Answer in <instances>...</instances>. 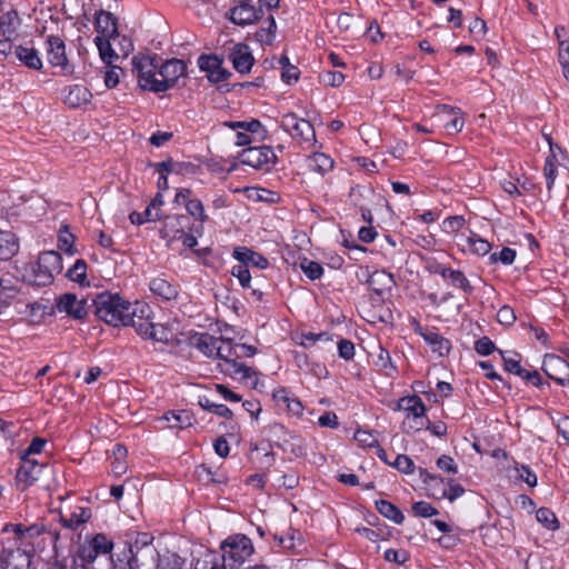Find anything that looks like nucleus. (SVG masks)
Here are the masks:
<instances>
[{
    "instance_id": "nucleus-1",
    "label": "nucleus",
    "mask_w": 569,
    "mask_h": 569,
    "mask_svg": "<svg viewBox=\"0 0 569 569\" xmlns=\"http://www.w3.org/2000/svg\"><path fill=\"white\" fill-rule=\"evenodd\" d=\"M62 270V257L57 251H44L38 260L26 267L23 278L33 286H48L52 283L54 276Z\"/></svg>"
},
{
    "instance_id": "nucleus-2",
    "label": "nucleus",
    "mask_w": 569,
    "mask_h": 569,
    "mask_svg": "<svg viewBox=\"0 0 569 569\" xmlns=\"http://www.w3.org/2000/svg\"><path fill=\"white\" fill-rule=\"evenodd\" d=\"M92 306L98 318L114 327L123 323V320L127 319V309H131L129 301L110 292L99 293L92 299Z\"/></svg>"
},
{
    "instance_id": "nucleus-3",
    "label": "nucleus",
    "mask_w": 569,
    "mask_h": 569,
    "mask_svg": "<svg viewBox=\"0 0 569 569\" xmlns=\"http://www.w3.org/2000/svg\"><path fill=\"white\" fill-rule=\"evenodd\" d=\"M132 73L138 79V86L142 90L160 92L158 56L149 53H138L131 60Z\"/></svg>"
},
{
    "instance_id": "nucleus-4",
    "label": "nucleus",
    "mask_w": 569,
    "mask_h": 569,
    "mask_svg": "<svg viewBox=\"0 0 569 569\" xmlns=\"http://www.w3.org/2000/svg\"><path fill=\"white\" fill-rule=\"evenodd\" d=\"M94 44L98 48L99 56L106 64L113 63L120 58H127L133 50V43L127 36L117 32L112 38H94Z\"/></svg>"
},
{
    "instance_id": "nucleus-5",
    "label": "nucleus",
    "mask_w": 569,
    "mask_h": 569,
    "mask_svg": "<svg viewBox=\"0 0 569 569\" xmlns=\"http://www.w3.org/2000/svg\"><path fill=\"white\" fill-rule=\"evenodd\" d=\"M46 57L59 74L71 77L74 73V64L67 57L66 43L60 37L49 36L46 39Z\"/></svg>"
},
{
    "instance_id": "nucleus-6",
    "label": "nucleus",
    "mask_w": 569,
    "mask_h": 569,
    "mask_svg": "<svg viewBox=\"0 0 569 569\" xmlns=\"http://www.w3.org/2000/svg\"><path fill=\"white\" fill-rule=\"evenodd\" d=\"M222 560L243 563L253 553L251 540L244 535H234L221 543Z\"/></svg>"
},
{
    "instance_id": "nucleus-7",
    "label": "nucleus",
    "mask_w": 569,
    "mask_h": 569,
    "mask_svg": "<svg viewBox=\"0 0 569 569\" xmlns=\"http://www.w3.org/2000/svg\"><path fill=\"white\" fill-rule=\"evenodd\" d=\"M237 4L233 6L228 12L227 18L237 26L253 24L259 21L263 11L252 4V0H236Z\"/></svg>"
},
{
    "instance_id": "nucleus-8",
    "label": "nucleus",
    "mask_w": 569,
    "mask_h": 569,
    "mask_svg": "<svg viewBox=\"0 0 569 569\" xmlns=\"http://www.w3.org/2000/svg\"><path fill=\"white\" fill-rule=\"evenodd\" d=\"M126 318L122 326H132L139 336L147 333L148 328H152V311L146 303L138 301L131 303V309H127Z\"/></svg>"
},
{
    "instance_id": "nucleus-9",
    "label": "nucleus",
    "mask_w": 569,
    "mask_h": 569,
    "mask_svg": "<svg viewBox=\"0 0 569 569\" xmlns=\"http://www.w3.org/2000/svg\"><path fill=\"white\" fill-rule=\"evenodd\" d=\"M187 72L186 63L180 59H169L161 63L159 68V86L160 92L169 90L176 84L179 78Z\"/></svg>"
},
{
    "instance_id": "nucleus-10",
    "label": "nucleus",
    "mask_w": 569,
    "mask_h": 569,
    "mask_svg": "<svg viewBox=\"0 0 569 569\" xmlns=\"http://www.w3.org/2000/svg\"><path fill=\"white\" fill-rule=\"evenodd\" d=\"M399 408L407 411V417L402 422V430L406 432L418 431L421 426L411 425V420H419L425 416L426 407L418 396L405 397L399 401Z\"/></svg>"
},
{
    "instance_id": "nucleus-11",
    "label": "nucleus",
    "mask_w": 569,
    "mask_h": 569,
    "mask_svg": "<svg viewBox=\"0 0 569 569\" xmlns=\"http://www.w3.org/2000/svg\"><path fill=\"white\" fill-rule=\"evenodd\" d=\"M21 459L23 460V465L17 472V480L20 483H24V488L31 486L43 477L52 475L51 468L44 465H39L36 460L26 458V456H22Z\"/></svg>"
},
{
    "instance_id": "nucleus-12",
    "label": "nucleus",
    "mask_w": 569,
    "mask_h": 569,
    "mask_svg": "<svg viewBox=\"0 0 569 569\" xmlns=\"http://www.w3.org/2000/svg\"><path fill=\"white\" fill-rule=\"evenodd\" d=\"M241 162L254 169L269 168L276 162V154L270 147L248 148L240 154Z\"/></svg>"
},
{
    "instance_id": "nucleus-13",
    "label": "nucleus",
    "mask_w": 569,
    "mask_h": 569,
    "mask_svg": "<svg viewBox=\"0 0 569 569\" xmlns=\"http://www.w3.org/2000/svg\"><path fill=\"white\" fill-rule=\"evenodd\" d=\"M543 372L560 386L569 383V363L556 355H546L542 362Z\"/></svg>"
},
{
    "instance_id": "nucleus-14",
    "label": "nucleus",
    "mask_w": 569,
    "mask_h": 569,
    "mask_svg": "<svg viewBox=\"0 0 569 569\" xmlns=\"http://www.w3.org/2000/svg\"><path fill=\"white\" fill-rule=\"evenodd\" d=\"M57 309L73 319L81 320L87 316V300H79L73 293H63L57 300Z\"/></svg>"
},
{
    "instance_id": "nucleus-15",
    "label": "nucleus",
    "mask_w": 569,
    "mask_h": 569,
    "mask_svg": "<svg viewBox=\"0 0 569 569\" xmlns=\"http://www.w3.org/2000/svg\"><path fill=\"white\" fill-rule=\"evenodd\" d=\"M411 323L413 330L430 346L432 352L442 357L450 351V342L446 338L432 330L423 328L416 319H413Z\"/></svg>"
},
{
    "instance_id": "nucleus-16",
    "label": "nucleus",
    "mask_w": 569,
    "mask_h": 569,
    "mask_svg": "<svg viewBox=\"0 0 569 569\" xmlns=\"http://www.w3.org/2000/svg\"><path fill=\"white\" fill-rule=\"evenodd\" d=\"M198 62L199 68L207 72V77L211 82L223 81L230 76V72L222 68L221 61L217 56H201Z\"/></svg>"
},
{
    "instance_id": "nucleus-17",
    "label": "nucleus",
    "mask_w": 569,
    "mask_h": 569,
    "mask_svg": "<svg viewBox=\"0 0 569 569\" xmlns=\"http://www.w3.org/2000/svg\"><path fill=\"white\" fill-rule=\"evenodd\" d=\"M91 99L92 93L83 86L73 84L64 89L63 102L69 108H81L88 104Z\"/></svg>"
},
{
    "instance_id": "nucleus-18",
    "label": "nucleus",
    "mask_w": 569,
    "mask_h": 569,
    "mask_svg": "<svg viewBox=\"0 0 569 569\" xmlns=\"http://www.w3.org/2000/svg\"><path fill=\"white\" fill-rule=\"evenodd\" d=\"M233 68L240 73H247L251 70L254 59L248 48V46L238 43L236 44L230 54Z\"/></svg>"
},
{
    "instance_id": "nucleus-19",
    "label": "nucleus",
    "mask_w": 569,
    "mask_h": 569,
    "mask_svg": "<svg viewBox=\"0 0 569 569\" xmlns=\"http://www.w3.org/2000/svg\"><path fill=\"white\" fill-rule=\"evenodd\" d=\"M94 28L99 33L98 37H102L106 39L112 38L118 31L117 19L116 17L104 10H100L94 14Z\"/></svg>"
},
{
    "instance_id": "nucleus-20",
    "label": "nucleus",
    "mask_w": 569,
    "mask_h": 569,
    "mask_svg": "<svg viewBox=\"0 0 569 569\" xmlns=\"http://www.w3.org/2000/svg\"><path fill=\"white\" fill-rule=\"evenodd\" d=\"M219 368L223 373L229 375L231 377H236V375H241V381H243L244 383H250L252 388H256L258 385L257 372L252 368L247 367L243 363H219Z\"/></svg>"
},
{
    "instance_id": "nucleus-21",
    "label": "nucleus",
    "mask_w": 569,
    "mask_h": 569,
    "mask_svg": "<svg viewBox=\"0 0 569 569\" xmlns=\"http://www.w3.org/2000/svg\"><path fill=\"white\" fill-rule=\"evenodd\" d=\"M272 398L280 409L287 410L292 416H301L303 406L298 398H291L289 392L284 388H280L273 391Z\"/></svg>"
},
{
    "instance_id": "nucleus-22",
    "label": "nucleus",
    "mask_w": 569,
    "mask_h": 569,
    "mask_svg": "<svg viewBox=\"0 0 569 569\" xmlns=\"http://www.w3.org/2000/svg\"><path fill=\"white\" fill-rule=\"evenodd\" d=\"M190 343L209 358H216L217 345L224 343L223 338H216L209 333H197L191 337Z\"/></svg>"
},
{
    "instance_id": "nucleus-23",
    "label": "nucleus",
    "mask_w": 569,
    "mask_h": 569,
    "mask_svg": "<svg viewBox=\"0 0 569 569\" xmlns=\"http://www.w3.org/2000/svg\"><path fill=\"white\" fill-rule=\"evenodd\" d=\"M20 18L16 10H10L0 16V36L8 40H14L18 37Z\"/></svg>"
},
{
    "instance_id": "nucleus-24",
    "label": "nucleus",
    "mask_w": 569,
    "mask_h": 569,
    "mask_svg": "<svg viewBox=\"0 0 569 569\" xmlns=\"http://www.w3.org/2000/svg\"><path fill=\"white\" fill-rule=\"evenodd\" d=\"M149 288L154 296L161 298L163 301H171L178 297V289L161 277L153 278L150 281Z\"/></svg>"
},
{
    "instance_id": "nucleus-25",
    "label": "nucleus",
    "mask_w": 569,
    "mask_h": 569,
    "mask_svg": "<svg viewBox=\"0 0 569 569\" xmlns=\"http://www.w3.org/2000/svg\"><path fill=\"white\" fill-rule=\"evenodd\" d=\"M233 257L246 267H248V264L259 269H264L268 267V260L263 256L246 247L236 248L233 251Z\"/></svg>"
},
{
    "instance_id": "nucleus-26",
    "label": "nucleus",
    "mask_w": 569,
    "mask_h": 569,
    "mask_svg": "<svg viewBox=\"0 0 569 569\" xmlns=\"http://www.w3.org/2000/svg\"><path fill=\"white\" fill-rule=\"evenodd\" d=\"M60 523L68 529H76L86 523L91 518V511L88 508L77 507L69 516L59 512Z\"/></svg>"
},
{
    "instance_id": "nucleus-27",
    "label": "nucleus",
    "mask_w": 569,
    "mask_h": 569,
    "mask_svg": "<svg viewBox=\"0 0 569 569\" xmlns=\"http://www.w3.org/2000/svg\"><path fill=\"white\" fill-rule=\"evenodd\" d=\"M19 251V240L10 231H0V260H9Z\"/></svg>"
},
{
    "instance_id": "nucleus-28",
    "label": "nucleus",
    "mask_w": 569,
    "mask_h": 569,
    "mask_svg": "<svg viewBox=\"0 0 569 569\" xmlns=\"http://www.w3.org/2000/svg\"><path fill=\"white\" fill-rule=\"evenodd\" d=\"M14 56L30 69L40 70L42 68V61L34 48L18 46L14 49Z\"/></svg>"
},
{
    "instance_id": "nucleus-29",
    "label": "nucleus",
    "mask_w": 569,
    "mask_h": 569,
    "mask_svg": "<svg viewBox=\"0 0 569 569\" xmlns=\"http://www.w3.org/2000/svg\"><path fill=\"white\" fill-rule=\"evenodd\" d=\"M138 553L139 551L134 552L132 547L123 549L111 558L110 569H133V563L138 562Z\"/></svg>"
},
{
    "instance_id": "nucleus-30",
    "label": "nucleus",
    "mask_w": 569,
    "mask_h": 569,
    "mask_svg": "<svg viewBox=\"0 0 569 569\" xmlns=\"http://www.w3.org/2000/svg\"><path fill=\"white\" fill-rule=\"evenodd\" d=\"M368 283L372 291L380 296L383 291L390 289L395 281L390 273L376 271L369 277Z\"/></svg>"
},
{
    "instance_id": "nucleus-31",
    "label": "nucleus",
    "mask_w": 569,
    "mask_h": 569,
    "mask_svg": "<svg viewBox=\"0 0 569 569\" xmlns=\"http://www.w3.org/2000/svg\"><path fill=\"white\" fill-rule=\"evenodd\" d=\"M268 27L267 28H260L254 33V39L258 41L261 46H271L276 38L277 32V23L274 20V17L270 14L267 19Z\"/></svg>"
},
{
    "instance_id": "nucleus-32",
    "label": "nucleus",
    "mask_w": 569,
    "mask_h": 569,
    "mask_svg": "<svg viewBox=\"0 0 569 569\" xmlns=\"http://www.w3.org/2000/svg\"><path fill=\"white\" fill-rule=\"evenodd\" d=\"M447 487L448 489L443 483L438 488H432V496L437 499L448 498L450 501H453L465 492V489L460 485L453 483L451 480L447 482Z\"/></svg>"
},
{
    "instance_id": "nucleus-33",
    "label": "nucleus",
    "mask_w": 569,
    "mask_h": 569,
    "mask_svg": "<svg viewBox=\"0 0 569 569\" xmlns=\"http://www.w3.org/2000/svg\"><path fill=\"white\" fill-rule=\"evenodd\" d=\"M377 510L386 518L392 520L397 525H400L405 520V516L401 510L393 503L387 500L376 501Z\"/></svg>"
},
{
    "instance_id": "nucleus-34",
    "label": "nucleus",
    "mask_w": 569,
    "mask_h": 569,
    "mask_svg": "<svg viewBox=\"0 0 569 569\" xmlns=\"http://www.w3.org/2000/svg\"><path fill=\"white\" fill-rule=\"evenodd\" d=\"M308 167L320 174H325L333 167V161L325 153H313L308 158Z\"/></svg>"
},
{
    "instance_id": "nucleus-35",
    "label": "nucleus",
    "mask_w": 569,
    "mask_h": 569,
    "mask_svg": "<svg viewBox=\"0 0 569 569\" xmlns=\"http://www.w3.org/2000/svg\"><path fill=\"white\" fill-rule=\"evenodd\" d=\"M144 339L168 343L172 340V332L162 323L152 321V328H148L147 333L141 336Z\"/></svg>"
},
{
    "instance_id": "nucleus-36",
    "label": "nucleus",
    "mask_w": 569,
    "mask_h": 569,
    "mask_svg": "<svg viewBox=\"0 0 569 569\" xmlns=\"http://www.w3.org/2000/svg\"><path fill=\"white\" fill-rule=\"evenodd\" d=\"M295 139H301L309 142L316 139V133L312 124L306 119H299V124H295L292 132H288Z\"/></svg>"
},
{
    "instance_id": "nucleus-37",
    "label": "nucleus",
    "mask_w": 569,
    "mask_h": 569,
    "mask_svg": "<svg viewBox=\"0 0 569 569\" xmlns=\"http://www.w3.org/2000/svg\"><path fill=\"white\" fill-rule=\"evenodd\" d=\"M537 520L549 530H557L559 521L553 511L548 508H540L536 513Z\"/></svg>"
},
{
    "instance_id": "nucleus-38",
    "label": "nucleus",
    "mask_w": 569,
    "mask_h": 569,
    "mask_svg": "<svg viewBox=\"0 0 569 569\" xmlns=\"http://www.w3.org/2000/svg\"><path fill=\"white\" fill-rule=\"evenodd\" d=\"M67 277L74 282L83 284L87 280V263L84 260L79 259L76 263L68 270Z\"/></svg>"
},
{
    "instance_id": "nucleus-39",
    "label": "nucleus",
    "mask_w": 569,
    "mask_h": 569,
    "mask_svg": "<svg viewBox=\"0 0 569 569\" xmlns=\"http://www.w3.org/2000/svg\"><path fill=\"white\" fill-rule=\"evenodd\" d=\"M216 358L221 359V363L226 362H237L234 359H232V356L239 357L236 352V347L231 346L230 340L224 339V343L217 345V349L214 351Z\"/></svg>"
},
{
    "instance_id": "nucleus-40",
    "label": "nucleus",
    "mask_w": 569,
    "mask_h": 569,
    "mask_svg": "<svg viewBox=\"0 0 569 569\" xmlns=\"http://www.w3.org/2000/svg\"><path fill=\"white\" fill-rule=\"evenodd\" d=\"M300 268L310 280L319 279L323 273V269L320 263L307 258L300 260Z\"/></svg>"
},
{
    "instance_id": "nucleus-41",
    "label": "nucleus",
    "mask_w": 569,
    "mask_h": 569,
    "mask_svg": "<svg viewBox=\"0 0 569 569\" xmlns=\"http://www.w3.org/2000/svg\"><path fill=\"white\" fill-rule=\"evenodd\" d=\"M199 405L210 412L216 413L219 417L231 418L232 411L224 405H218L211 402L208 398H200Z\"/></svg>"
},
{
    "instance_id": "nucleus-42",
    "label": "nucleus",
    "mask_w": 569,
    "mask_h": 569,
    "mask_svg": "<svg viewBox=\"0 0 569 569\" xmlns=\"http://www.w3.org/2000/svg\"><path fill=\"white\" fill-rule=\"evenodd\" d=\"M558 60L562 67L565 79L569 81V40H560L558 46Z\"/></svg>"
},
{
    "instance_id": "nucleus-43",
    "label": "nucleus",
    "mask_w": 569,
    "mask_h": 569,
    "mask_svg": "<svg viewBox=\"0 0 569 569\" xmlns=\"http://www.w3.org/2000/svg\"><path fill=\"white\" fill-rule=\"evenodd\" d=\"M59 249L64 250L68 254H73L74 250V236L68 230V227L64 226L59 232Z\"/></svg>"
},
{
    "instance_id": "nucleus-44",
    "label": "nucleus",
    "mask_w": 569,
    "mask_h": 569,
    "mask_svg": "<svg viewBox=\"0 0 569 569\" xmlns=\"http://www.w3.org/2000/svg\"><path fill=\"white\" fill-rule=\"evenodd\" d=\"M467 243L472 252L482 256L487 254L491 249V244L487 240L479 238L477 234L468 237Z\"/></svg>"
},
{
    "instance_id": "nucleus-45",
    "label": "nucleus",
    "mask_w": 569,
    "mask_h": 569,
    "mask_svg": "<svg viewBox=\"0 0 569 569\" xmlns=\"http://www.w3.org/2000/svg\"><path fill=\"white\" fill-rule=\"evenodd\" d=\"M89 543L99 555L110 553L113 547L112 541L102 533L96 535Z\"/></svg>"
},
{
    "instance_id": "nucleus-46",
    "label": "nucleus",
    "mask_w": 569,
    "mask_h": 569,
    "mask_svg": "<svg viewBox=\"0 0 569 569\" xmlns=\"http://www.w3.org/2000/svg\"><path fill=\"white\" fill-rule=\"evenodd\" d=\"M122 73V69L118 66H114L112 63L107 64L104 74H103V81L107 88L112 89L114 88L120 80V74Z\"/></svg>"
},
{
    "instance_id": "nucleus-47",
    "label": "nucleus",
    "mask_w": 569,
    "mask_h": 569,
    "mask_svg": "<svg viewBox=\"0 0 569 569\" xmlns=\"http://www.w3.org/2000/svg\"><path fill=\"white\" fill-rule=\"evenodd\" d=\"M163 419H166L169 422L172 421V423H171L172 428L183 429V428L190 427L192 425L191 418L187 411H181L177 415L172 413L171 417L166 415V416H163Z\"/></svg>"
},
{
    "instance_id": "nucleus-48",
    "label": "nucleus",
    "mask_w": 569,
    "mask_h": 569,
    "mask_svg": "<svg viewBox=\"0 0 569 569\" xmlns=\"http://www.w3.org/2000/svg\"><path fill=\"white\" fill-rule=\"evenodd\" d=\"M411 509L415 516L421 518H430L439 513V511L435 507H432L429 502L426 501L415 502Z\"/></svg>"
},
{
    "instance_id": "nucleus-49",
    "label": "nucleus",
    "mask_w": 569,
    "mask_h": 569,
    "mask_svg": "<svg viewBox=\"0 0 569 569\" xmlns=\"http://www.w3.org/2000/svg\"><path fill=\"white\" fill-rule=\"evenodd\" d=\"M186 209L190 216L197 217L201 222H204L207 220L204 208L200 200H188L186 203Z\"/></svg>"
},
{
    "instance_id": "nucleus-50",
    "label": "nucleus",
    "mask_w": 569,
    "mask_h": 569,
    "mask_svg": "<svg viewBox=\"0 0 569 569\" xmlns=\"http://www.w3.org/2000/svg\"><path fill=\"white\" fill-rule=\"evenodd\" d=\"M499 352H500V355H501V357L503 359L505 369L508 372L515 373V375L523 378V376L527 372V370L521 368L520 360L519 359H515V358L506 357L503 351H499Z\"/></svg>"
},
{
    "instance_id": "nucleus-51",
    "label": "nucleus",
    "mask_w": 569,
    "mask_h": 569,
    "mask_svg": "<svg viewBox=\"0 0 569 569\" xmlns=\"http://www.w3.org/2000/svg\"><path fill=\"white\" fill-rule=\"evenodd\" d=\"M497 320L500 325L509 327L516 321V315L510 306H503L498 310Z\"/></svg>"
},
{
    "instance_id": "nucleus-52",
    "label": "nucleus",
    "mask_w": 569,
    "mask_h": 569,
    "mask_svg": "<svg viewBox=\"0 0 569 569\" xmlns=\"http://www.w3.org/2000/svg\"><path fill=\"white\" fill-rule=\"evenodd\" d=\"M449 280L451 281V283L455 287L462 289L467 293L471 292V290H472V287L470 286L468 279L459 270H456L455 272H450Z\"/></svg>"
},
{
    "instance_id": "nucleus-53",
    "label": "nucleus",
    "mask_w": 569,
    "mask_h": 569,
    "mask_svg": "<svg viewBox=\"0 0 569 569\" xmlns=\"http://www.w3.org/2000/svg\"><path fill=\"white\" fill-rule=\"evenodd\" d=\"M321 81L326 84V86H330V87H339L342 84V82L345 81V74L339 72V71H326L322 76H321Z\"/></svg>"
},
{
    "instance_id": "nucleus-54",
    "label": "nucleus",
    "mask_w": 569,
    "mask_h": 569,
    "mask_svg": "<svg viewBox=\"0 0 569 569\" xmlns=\"http://www.w3.org/2000/svg\"><path fill=\"white\" fill-rule=\"evenodd\" d=\"M26 560L24 555L20 550H8L0 557V569H8L12 561Z\"/></svg>"
},
{
    "instance_id": "nucleus-55",
    "label": "nucleus",
    "mask_w": 569,
    "mask_h": 569,
    "mask_svg": "<svg viewBox=\"0 0 569 569\" xmlns=\"http://www.w3.org/2000/svg\"><path fill=\"white\" fill-rule=\"evenodd\" d=\"M392 466L403 473H412L415 470L413 461L406 455H398Z\"/></svg>"
},
{
    "instance_id": "nucleus-56",
    "label": "nucleus",
    "mask_w": 569,
    "mask_h": 569,
    "mask_svg": "<svg viewBox=\"0 0 569 569\" xmlns=\"http://www.w3.org/2000/svg\"><path fill=\"white\" fill-rule=\"evenodd\" d=\"M355 440H357L362 447H375L378 445V440L370 431L358 430L355 433Z\"/></svg>"
},
{
    "instance_id": "nucleus-57",
    "label": "nucleus",
    "mask_w": 569,
    "mask_h": 569,
    "mask_svg": "<svg viewBox=\"0 0 569 569\" xmlns=\"http://www.w3.org/2000/svg\"><path fill=\"white\" fill-rule=\"evenodd\" d=\"M14 296L16 289L13 287L4 286V280H0V303L4 308L9 307Z\"/></svg>"
},
{
    "instance_id": "nucleus-58",
    "label": "nucleus",
    "mask_w": 569,
    "mask_h": 569,
    "mask_svg": "<svg viewBox=\"0 0 569 569\" xmlns=\"http://www.w3.org/2000/svg\"><path fill=\"white\" fill-rule=\"evenodd\" d=\"M515 258L516 251L507 247L500 251L499 256H497V253L490 256L492 262L501 261L503 264H511Z\"/></svg>"
},
{
    "instance_id": "nucleus-59",
    "label": "nucleus",
    "mask_w": 569,
    "mask_h": 569,
    "mask_svg": "<svg viewBox=\"0 0 569 569\" xmlns=\"http://www.w3.org/2000/svg\"><path fill=\"white\" fill-rule=\"evenodd\" d=\"M232 274L239 279L242 287H249L251 274L248 268L243 264H238L232 268Z\"/></svg>"
},
{
    "instance_id": "nucleus-60",
    "label": "nucleus",
    "mask_w": 569,
    "mask_h": 569,
    "mask_svg": "<svg viewBox=\"0 0 569 569\" xmlns=\"http://www.w3.org/2000/svg\"><path fill=\"white\" fill-rule=\"evenodd\" d=\"M385 559L390 562H396L398 565H403L409 560V555L407 551H398L395 549H388L385 552Z\"/></svg>"
},
{
    "instance_id": "nucleus-61",
    "label": "nucleus",
    "mask_w": 569,
    "mask_h": 569,
    "mask_svg": "<svg viewBox=\"0 0 569 569\" xmlns=\"http://www.w3.org/2000/svg\"><path fill=\"white\" fill-rule=\"evenodd\" d=\"M475 349L478 353L488 356L496 349V346L488 337H482L476 341Z\"/></svg>"
},
{
    "instance_id": "nucleus-62",
    "label": "nucleus",
    "mask_w": 569,
    "mask_h": 569,
    "mask_svg": "<svg viewBox=\"0 0 569 569\" xmlns=\"http://www.w3.org/2000/svg\"><path fill=\"white\" fill-rule=\"evenodd\" d=\"M339 356L346 360L355 356V346L351 341L341 339L338 343Z\"/></svg>"
},
{
    "instance_id": "nucleus-63",
    "label": "nucleus",
    "mask_w": 569,
    "mask_h": 569,
    "mask_svg": "<svg viewBox=\"0 0 569 569\" xmlns=\"http://www.w3.org/2000/svg\"><path fill=\"white\" fill-rule=\"evenodd\" d=\"M78 556L83 562L92 563L99 553L91 547L90 543H88L80 548Z\"/></svg>"
},
{
    "instance_id": "nucleus-64",
    "label": "nucleus",
    "mask_w": 569,
    "mask_h": 569,
    "mask_svg": "<svg viewBox=\"0 0 569 569\" xmlns=\"http://www.w3.org/2000/svg\"><path fill=\"white\" fill-rule=\"evenodd\" d=\"M557 166L553 162L546 161L543 168V176L546 178L547 189L550 191L556 180Z\"/></svg>"
}]
</instances>
